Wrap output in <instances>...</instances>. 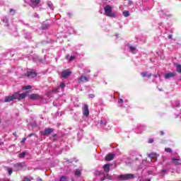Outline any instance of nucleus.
I'll return each instance as SVG.
<instances>
[{
	"mask_svg": "<svg viewBox=\"0 0 181 181\" xmlns=\"http://www.w3.org/2000/svg\"><path fill=\"white\" fill-rule=\"evenodd\" d=\"M89 80L90 77L84 75L81 76V77L78 78V83H87L89 81Z\"/></svg>",
	"mask_w": 181,
	"mask_h": 181,
	"instance_id": "obj_14",
	"label": "nucleus"
},
{
	"mask_svg": "<svg viewBox=\"0 0 181 181\" xmlns=\"http://www.w3.org/2000/svg\"><path fill=\"white\" fill-rule=\"evenodd\" d=\"M124 46H132V44L130 42H126Z\"/></svg>",
	"mask_w": 181,
	"mask_h": 181,
	"instance_id": "obj_49",
	"label": "nucleus"
},
{
	"mask_svg": "<svg viewBox=\"0 0 181 181\" xmlns=\"http://www.w3.org/2000/svg\"><path fill=\"white\" fill-rule=\"evenodd\" d=\"M54 129L52 128H45V129L43 132H40L41 135L45 136H49L52 132H54Z\"/></svg>",
	"mask_w": 181,
	"mask_h": 181,
	"instance_id": "obj_10",
	"label": "nucleus"
},
{
	"mask_svg": "<svg viewBox=\"0 0 181 181\" xmlns=\"http://www.w3.org/2000/svg\"><path fill=\"white\" fill-rule=\"evenodd\" d=\"M37 181H43V180H42V178H40V177H38Z\"/></svg>",
	"mask_w": 181,
	"mask_h": 181,
	"instance_id": "obj_57",
	"label": "nucleus"
},
{
	"mask_svg": "<svg viewBox=\"0 0 181 181\" xmlns=\"http://www.w3.org/2000/svg\"><path fill=\"white\" fill-rule=\"evenodd\" d=\"M52 26V21L50 20H47L42 23L41 29L42 30H47Z\"/></svg>",
	"mask_w": 181,
	"mask_h": 181,
	"instance_id": "obj_8",
	"label": "nucleus"
},
{
	"mask_svg": "<svg viewBox=\"0 0 181 181\" xmlns=\"http://www.w3.org/2000/svg\"><path fill=\"white\" fill-rule=\"evenodd\" d=\"M146 181H151V180H146Z\"/></svg>",
	"mask_w": 181,
	"mask_h": 181,
	"instance_id": "obj_60",
	"label": "nucleus"
},
{
	"mask_svg": "<svg viewBox=\"0 0 181 181\" xmlns=\"http://www.w3.org/2000/svg\"><path fill=\"white\" fill-rule=\"evenodd\" d=\"M112 165V164H110V163H107V164H105L103 165V170H104V172H105L106 173H108L110 170V166Z\"/></svg>",
	"mask_w": 181,
	"mask_h": 181,
	"instance_id": "obj_20",
	"label": "nucleus"
},
{
	"mask_svg": "<svg viewBox=\"0 0 181 181\" xmlns=\"http://www.w3.org/2000/svg\"><path fill=\"white\" fill-rule=\"evenodd\" d=\"M180 1H181V0H180Z\"/></svg>",
	"mask_w": 181,
	"mask_h": 181,
	"instance_id": "obj_63",
	"label": "nucleus"
},
{
	"mask_svg": "<svg viewBox=\"0 0 181 181\" xmlns=\"http://www.w3.org/2000/svg\"><path fill=\"white\" fill-rule=\"evenodd\" d=\"M105 179H108L109 180H111L112 179V177L110 175V174L107 173L106 175H105Z\"/></svg>",
	"mask_w": 181,
	"mask_h": 181,
	"instance_id": "obj_37",
	"label": "nucleus"
},
{
	"mask_svg": "<svg viewBox=\"0 0 181 181\" xmlns=\"http://www.w3.org/2000/svg\"><path fill=\"white\" fill-rule=\"evenodd\" d=\"M25 4H28L31 8L33 9H36V8H39V11H42L43 8L42 4H40V0H24Z\"/></svg>",
	"mask_w": 181,
	"mask_h": 181,
	"instance_id": "obj_4",
	"label": "nucleus"
},
{
	"mask_svg": "<svg viewBox=\"0 0 181 181\" xmlns=\"http://www.w3.org/2000/svg\"><path fill=\"white\" fill-rule=\"evenodd\" d=\"M25 155H26V153L25 152H23V153H20L18 155V158L20 159H22V158H25Z\"/></svg>",
	"mask_w": 181,
	"mask_h": 181,
	"instance_id": "obj_31",
	"label": "nucleus"
},
{
	"mask_svg": "<svg viewBox=\"0 0 181 181\" xmlns=\"http://www.w3.org/2000/svg\"><path fill=\"white\" fill-rule=\"evenodd\" d=\"M67 16H69V18H71V16H73V13L71 12H67L66 13Z\"/></svg>",
	"mask_w": 181,
	"mask_h": 181,
	"instance_id": "obj_41",
	"label": "nucleus"
},
{
	"mask_svg": "<svg viewBox=\"0 0 181 181\" xmlns=\"http://www.w3.org/2000/svg\"><path fill=\"white\" fill-rule=\"evenodd\" d=\"M176 72H169L165 75V78H173V77H175Z\"/></svg>",
	"mask_w": 181,
	"mask_h": 181,
	"instance_id": "obj_18",
	"label": "nucleus"
},
{
	"mask_svg": "<svg viewBox=\"0 0 181 181\" xmlns=\"http://www.w3.org/2000/svg\"><path fill=\"white\" fill-rule=\"evenodd\" d=\"M1 21L4 24V26L7 29V32L11 35V36H14V37H18L19 36V32L18 30V25L15 23L9 24V18L8 16H4L1 17Z\"/></svg>",
	"mask_w": 181,
	"mask_h": 181,
	"instance_id": "obj_2",
	"label": "nucleus"
},
{
	"mask_svg": "<svg viewBox=\"0 0 181 181\" xmlns=\"http://www.w3.org/2000/svg\"><path fill=\"white\" fill-rule=\"evenodd\" d=\"M54 43V40H42L41 41V45H53Z\"/></svg>",
	"mask_w": 181,
	"mask_h": 181,
	"instance_id": "obj_23",
	"label": "nucleus"
},
{
	"mask_svg": "<svg viewBox=\"0 0 181 181\" xmlns=\"http://www.w3.org/2000/svg\"><path fill=\"white\" fill-rule=\"evenodd\" d=\"M30 88H32L31 86H26L23 87V90H30Z\"/></svg>",
	"mask_w": 181,
	"mask_h": 181,
	"instance_id": "obj_38",
	"label": "nucleus"
},
{
	"mask_svg": "<svg viewBox=\"0 0 181 181\" xmlns=\"http://www.w3.org/2000/svg\"><path fill=\"white\" fill-rule=\"evenodd\" d=\"M134 177H135L134 174H124L118 177L120 180H129V179H134Z\"/></svg>",
	"mask_w": 181,
	"mask_h": 181,
	"instance_id": "obj_7",
	"label": "nucleus"
},
{
	"mask_svg": "<svg viewBox=\"0 0 181 181\" xmlns=\"http://www.w3.org/2000/svg\"><path fill=\"white\" fill-rule=\"evenodd\" d=\"M47 5L48 8H49V9H51V11L54 10V7L53 6V3H52V1H47Z\"/></svg>",
	"mask_w": 181,
	"mask_h": 181,
	"instance_id": "obj_25",
	"label": "nucleus"
},
{
	"mask_svg": "<svg viewBox=\"0 0 181 181\" xmlns=\"http://www.w3.org/2000/svg\"><path fill=\"white\" fill-rule=\"evenodd\" d=\"M66 59H69V56H66Z\"/></svg>",
	"mask_w": 181,
	"mask_h": 181,
	"instance_id": "obj_61",
	"label": "nucleus"
},
{
	"mask_svg": "<svg viewBox=\"0 0 181 181\" xmlns=\"http://www.w3.org/2000/svg\"><path fill=\"white\" fill-rule=\"evenodd\" d=\"M83 110V115L84 117H88L90 115V110H88V105L85 104L82 108Z\"/></svg>",
	"mask_w": 181,
	"mask_h": 181,
	"instance_id": "obj_12",
	"label": "nucleus"
},
{
	"mask_svg": "<svg viewBox=\"0 0 181 181\" xmlns=\"http://www.w3.org/2000/svg\"><path fill=\"white\" fill-rule=\"evenodd\" d=\"M129 49L132 52V53L135 54V52L136 51V47L130 46Z\"/></svg>",
	"mask_w": 181,
	"mask_h": 181,
	"instance_id": "obj_29",
	"label": "nucleus"
},
{
	"mask_svg": "<svg viewBox=\"0 0 181 181\" xmlns=\"http://www.w3.org/2000/svg\"><path fill=\"white\" fill-rule=\"evenodd\" d=\"M29 138H30V136H36V134L35 133H31L30 134H28Z\"/></svg>",
	"mask_w": 181,
	"mask_h": 181,
	"instance_id": "obj_44",
	"label": "nucleus"
},
{
	"mask_svg": "<svg viewBox=\"0 0 181 181\" xmlns=\"http://www.w3.org/2000/svg\"><path fill=\"white\" fill-rule=\"evenodd\" d=\"M122 13L124 18H128V16L130 15L129 11H124Z\"/></svg>",
	"mask_w": 181,
	"mask_h": 181,
	"instance_id": "obj_28",
	"label": "nucleus"
},
{
	"mask_svg": "<svg viewBox=\"0 0 181 181\" xmlns=\"http://www.w3.org/2000/svg\"><path fill=\"white\" fill-rule=\"evenodd\" d=\"M57 136V134H52V138H56Z\"/></svg>",
	"mask_w": 181,
	"mask_h": 181,
	"instance_id": "obj_55",
	"label": "nucleus"
},
{
	"mask_svg": "<svg viewBox=\"0 0 181 181\" xmlns=\"http://www.w3.org/2000/svg\"><path fill=\"white\" fill-rule=\"evenodd\" d=\"M105 13H106L107 16L109 18H115V13H112V7L110 5H106L104 7Z\"/></svg>",
	"mask_w": 181,
	"mask_h": 181,
	"instance_id": "obj_5",
	"label": "nucleus"
},
{
	"mask_svg": "<svg viewBox=\"0 0 181 181\" xmlns=\"http://www.w3.org/2000/svg\"><path fill=\"white\" fill-rule=\"evenodd\" d=\"M25 141H26V138L24 137V138H23V139H22V141L21 142V144H25Z\"/></svg>",
	"mask_w": 181,
	"mask_h": 181,
	"instance_id": "obj_50",
	"label": "nucleus"
},
{
	"mask_svg": "<svg viewBox=\"0 0 181 181\" xmlns=\"http://www.w3.org/2000/svg\"><path fill=\"white\" fill-rule=\"evenodd\" d=\"M13 100H15L13 98V95L11 96H7L4 99V103H11V101H13Z\"/></svg>",
	"mask_w": 181,
	"mask_h": 181,
	"instance_id": "obj_22",
	"label": "nucleus"
},
{
	"mask_svg": "<svg viewBox=\"0 0 181 181\" xmlns=\"http://www.w3.org/2000/svg\"><path fill=\"white\" fill-rule=\"evenodd\" d=\"M107 124H108V122H107V121L100 120L101 127H105V126H107Z\"/></svg>",
	"mask_w": 181,
	"mask_h": 181,
	"instance_id": "obj_32",
	"label": "nucleus"
},
{
	"mask_svg": "<svg viewBox=\"0 0 181 181\" xmlns=\"http://www.w3.org/2000/svg\"><path fill=\"white\" fill-rule=\"evenodd\" d=\"M105 177H102V178H100V181H104V180H105Z\"/></svg>",
	"mask_w": 181,
	"mask_h": 181,
	"instance_id": "obj_56",
	"label": "nucleus"
},
{
	"mask_svg": "<svg viewBox=\"0 0 181 181\" xmlns=\"http://www.w3.org/2000/svg\"><path fill=\"white\" fill-rule=\"evenodd\" d=\"M153 141H154L153 139H149L148 142V144H153Z\"/></svg>",
	"mask_w": 181,
	"mask_h": 181,
	"instance_id": "obj_45",
	"label": "nucleus"
},
{
	"mask_svg": "<svg viewBox=\"0 0 181 181\" xmlns=\"http://www.w3.org/2000/svg\"><path fill=\"white\" fill-rule=\"evenodd\" d=\"M172 25L165 21L158 23V29L160 31V37L164 39L165 42L168 40H173V29Z\"/></svg>",
	"mask_w": 181,
	"mask_h": 181,
	"instance_id": "obj_1",
	"label": "nucleus"
},
{
	"mask_svg": "<svg viewBox=\"0 0 181 181\" xmlns=\"http://www.w3.org/2000/svg\"><path fill=\"white\" fill-rule=\"evenodd\" d=\"M177 73H181V65L177 64Z\"/></svg>",
	"mask_w": 181,
	"mask_h": 181,
	"instance_id": "obj_34",
	"label": "nucleus"
},
{
	"mask_svg": "<svg viewBox=\"0 0 181 181\" xmlns=\"http://www.w3.org/2000/svg\"><path fill=\"white\" fill-rule=\"evenodd\" d=\"M23 37L28 40V42H32V34L30 33L25 32V30H23Z\"/></svg>",
	"mask_w": 181,
	"mask_h": 181,
	"instance_id": "obj_13",
	"label": "nucleus"
},
{
	"mask_svg": "<svg viewBox=\"0 0 181 181\" xmlns=\"http://www.w3.org/2000/svg\"><path fill=\"white\" fill-rule=\"evenodd\" d=\"M161 173L162 175H165V173H166V169L162 170Z\"/></svg>",
	"mask_w": 181,
	"mask_h": 181,
	"instance_id": "obj_53",
	"label": "nucleus"
},
{
	"mask_svg": "<svg viewBox=\"0 0 181 181\" xmlns=\"http://www.w3.org/2000/svg\"><path fill=\"white\" fill-rule=\"evenodd\" d=\"M165 151L167 152L168 153H172V148H165Z\"/></svg>",
	"mask_w": 181,
	"mask_h": 181,
	"instance_id": "obj_35",
	"label": "nucleus"
},
{
	"mask_svg": "<svg viewBox=\"0 0 181 181\" xmlns=\"http://www.w3.org/2000/svg\"><path fill=\"white\" fill-rule=\"evenodd\" d=\"M114 158H115V155H114L112 153H110L106 156L105 160L107 162H110V161L112 160V159H114Z\"/></svg>",
	"mask_w": 181,
	"mask_h": 181,
	"instance_id": "obj_19",
	"label": "nucleus"
},
{
	"mask_svg": "<svg viewBox=\"0 0 181 181\" xmlns=\"http://www.w3.org/2000/svg\"><path fill=\"white\" fill-rule=\"evenodd\" d=\"M159 16L160 18H170L172 14L169 13V11H166L165 10H161L158 12Z\"/></svg>",
	"mask_w": 181,
	"mask_h": 181,
	"instance_id": "obj_9",
	"label": "nucleus"
},
{
	"mask_svg": "<svg viewBox=\"0 0 181 181\" xmlns=\"http://www.w3.org/2000/svg\"><path fill=\"white\" fill-rule=\"evenodd\" d=\"M141 76L142 77H148V78H151V77L152 76V74L148 75V72L145 71V72H141Z\"/></svg>",
	"mask_w": 181,
	"mask_h": 181,
	"instance_id": "obj_27",
	"label": "nucleus"
},
{
	"mask_svg": "<svg viewBox=\"0 0 181 181\" xmlns=\"http://www.w3.org/2000/svg\"><path fill=\"white\" fill-rule=\"evenodd\" d=\"M94 97H95V94H93V93L89 94V98H94Z\"/></svg>",
	"mask_w": 181,
	"mask_h": 181,
	"instance_id": "obj_46",
	"label": "nucleus"
},
{
	"mask_svg": "<svg viewBox=\"0 0 181 181\" xmlns=\"http://www.w3.org/2000/svg\"><path fill=\"white\" fill-rule=\"evenodd\" d=\"M171 160L175 165H181L180 159L172 158Z\"/></svg>",
	"mask_w": 181,
	"mask_h": 181,
	"instance_id": "obj_24",
	"label": "nucleus"
},
{
	"mask_svg": "<svg viewBox=\"0 0 181 181\" xmlns=\"http://www.w3.org/2000/svg\"><path fill=\"white\" fill-rule=\"evenodd\" d=\"M67 180L68 179H67V177L66 176H62L59 180V181H67Z\"/></svg>",
	"mask_w": 181,
	"mask_h": 181,
	"instance_id": "obj_36",
	"label": "nucleus"
},
{
	"mask_svg": "<svg viewBox=\"0 0 181 181\" xmlns=\"http://www.w3.org/2000/svg\"><path fill=\"white\" fill-rule=\"evenodd\" d=\"M59 88L52 90V93H59Z\"/></svg>",
	"mask_w": 181,
	"mask_h": 181,
	"instance_id": "obj_51",
	"label": "nucleus"
},
{
	"mask_svg": "<svg viewBox=\"0 0 181 181\" xmlns=\"http://www.w3.org/2000/svg\"><path fill=\"white\" fill-rule=\"evenodd\" d=\"M95 175H96V176H98V175H101V172H100V171H96V172H95Z\"/></svg>",
	"mask_w": 181,
	"mask_h": 181,
	"instance_id": "obj_54",
	"label": "nucleus"
},
{
	"mask_svg": "<svg viewBox=\"0 0 181 181\" xmlns=\"http://www.w3.org/2000/svg\"><path fill=\"white\" fill-rule=\"evenodd\" d=\"M150 159H155L156 158V153H151L148 155Z\"/></svg>",
	"mask_w": 181,
	"mask_h": 181,
	"instance_id": "obj_30",
	"label": "nucleus"
},
{
	"mask_svg": "<svg viewBox=\"0 0 181 181\" xmlns=\"http://www.w3.org/2000/svg\"><path fill=\"white\" fill-rule=\"evenodd\" d=\"M9 176L12 175V172H13V169L12 168H8L7 169Z\"/></svg>",
	"mask_w": 181,
	"mask_h": 181,
	"instance_id": "obj_39",
	"label": "nucleus"
},
{
	"mask_svg": "<svg viewBox=\"0 0 181 181\" xmlns=\"http://www.w3.org/2000/svg\"><path fill=\"white\" fill-rule=\"evenodd\" d=\"M25 76L29 78H35L37 76V72L34 71H28L25 74Z\"/></svg>",
	"mask_w": 181,
	"mask_h": 181,
	"instance_id": "obj_11",
	"label": "nucleus"
},
{
	"mask_svg": "<svg viewBox=\"0 0 181 181\" xmlns=\"http://www.w3.org/2000/svg\"><path fill=\"white\" fill-rule=\"evenodd\" d=\"M70 74H71V71H70L69 69H65L62 72V77H63V78H67Z\"/></svg>",
	"mask_w": 181,
	"mask_h": 181,
	"instance_id": "obj_15",
	"label": "nucleus"
},
{
	"mask_svg": "<svg viewBox=\"0 0 181 181\" xmlns=\"http://www.w3.org/2000/svg\"><path fill=\"white\" fill-rule=\"evenodd\" d=\"M9 13H10V15H15V13H16V11L13 8H11L10 11H9Z\"/></svg>",
	"mask_w": 181,
	"mask_h": 181,
	"instance_id": "obj_33",
	"label": "nucleus"
},
{
	"mask_svg": "<svg viewBox=\"0 0 181 181\" xmlns=\"http://www.w3.org/2000/svg\"><path fill=\"white\" fill-rule=\"evenodd\" d=\"M13 136H16V138H18V133L16 132H14L13 133Z\"/></svg>",
	"mask_w": 181,
	"mask_h": 181,
	"instance_id": "obj_48",
	"label": "nucleus"
},
{
	"mask_svg": "<svg viewBox=\"0 0 181 181\" xmlns=\"http://www.w3.org/2000/svg\"><path fill=\"white\" fill-rule=\"evenodd\" d=\"M29 97H30V99H31L32 100H40L41 98L40 95L37 93H33L30 95Z\"/></svg>",
	"mask_w": 181,
	"mask_h": 181,
	"instance_id": "obj_17",
	"label": "nucleus"
},
{
	"mask_svg": "<svg viewBox=\"0 0 181 181\" xmlns=\"http://www.w3.org/2000/svg\"><path fill=\"white\" fill-rule=\"evenodd\" d=\"M75 176L76 177H80V176H81V170H80V169H76V170H75Z\"/></svg>",
	"mask_w": 181,
	"mask_h": 181,
	"instance_id": "obj_26",
	"label": "nucleus"
},
{
	"mask_svg": "<svg viewBox=\"0 0 181 181\" xmlns=\"http://www.w3.org/2000/svg\"><path fill=\"white\" fill-rule=\"evenodd\" d=\"M0 145H4V142H0Z\"/></svg>",
	"mask_w": 181,
	"mask_h": 181,
	"instance_id": "obj_58",
	"label": "nucleus"
},
{
	"mask_svg": "<svg viewBox=\"0 0 181 181\" xmlns=\"http://www.w3.org/2000/svg\"><path fill=\"white\" fill-rule=\"evenodd\" d=\"M118 103H119V104H122V103H124V100L123 99H119Z\"/></svg>",
	"mask_w": 181,
	"mask_h": 181,
	"instance_id": "obj_47",
	"label": "nucleus"
},
{
	"mask_svg": "<svg viewBox=\"0 0 181 181\" xmlns=\"http://www.w3.org/2000/svg\"><path fill=\"white\" fill-rule=\"evenodd\" d=\"M19 23H21V25H23V26H26L27 28H30V29H32L33 30H36L33 26H30V25L28 23H25L23 20H18Z\"/></svg>",
	"mask_w": 181,
	"mask_h": 181,
	"instance_id": "obj_16",
	"label": "nucleus"
},
{
	"mask_svg": "<svg viewBox=\"0 0 181 181\" xmlns=\"http://www.w3.org/2000/svg\"><path fill=\"white\" fill-rule=\"evenodd\" d=\"M74 33V30L73 27L67 26L65 27V29L63 31H61L60 37H58L56 42L57 43H63V37L66 38L69 35H71Z\"/></svg>",
	"mask_w": 181,
	"mask_h": 181,
	"instance_id": "obj_3",
	"label": "nucleus"
},
{
	"mask_svg": "<svg viewBox=\"0 0 181 181\" xmlns=\"http://www.w3.org/2000/svg\"><path fill=\"white\" fill-rule=\"evenodd\" d=\"M33 17L37 18V19H39L40 18V16H39V14H37V13H34Z\"/></svg>",
	"mask_w": 181,
	"mask_h": 181,
	"instance_id": "obj_42",
	"label": "nucleus"
},
{
	"mask_svg": "<svg viewBox=\"0 0 181 181\" xmlns=\"http://www.w3.org/2000/svg\"><path fill=\"white\" fill-rule=\"evenodd\" d=\"M75 59H76V56H71L69 58V62H73V60H75Z\"/></svg>",
	"mask_w": 181,
	"mask_h": 181,
	"instance_id": "obj_43",
	"label": "nucleus"
},
{
	"mask_svg": "<svg viewBox=\"0 0 181 181\" xmlns=\"http://www.w3.org/2000/svg\"><path fill=\"white\" fill-rule=\"evenodd\" d=\"M160 135L161 136H163V135H165V132H164L163 131H160Z\"/></svg>",
	"mask_w": 181,
	"mask_h": 181,
	"instance_id": "obj_52",
	"label": "nucleus"
},
{
	"mask_svg": "<svg viewBox=\"0 0 181 181\" xmlns=\"http://www.w3.org/2000/svg\"><path fill=\"white\" fill-rule=\"evenodd\" d=\"M115 36H116V37H118V34H116Z\"/></svg>",
	"mask_w": 181,
	"mask_h": 181,
	"instance_id": "obj_59",
	"label": "nucleus"
},
{
	"mask_svg": "<svg viewBox=\"0 0 181 181\" xmlns=\"http://www.w3.org/2000/svg\"><path fill=\"white\" fill-rule=\"evenodd\" d=\"M28 93L25 92L23 93H19L18 92L15 93L14 94H13V97L14 98V100H18V101H21V100H23L25 98H26V97L28 96Z\"/></svg>",
	"mask_w": 181,
	"mask_h": 181,
	"instance_id": "obj_6",
	"label": "nucleus"
},
{
	"mask_svg": "<svg viewBox=\"0 0 181 181\" xmlns=\"http://www.w3.org/2000/svg\"><path fill=\"white\" fill-rule=\"evenodd\" d=\"M64 87H66V83H64V82H62L59 84L60 88H64Z\"/></svg>",
	"mask_w": 181,
	"mask_h": 181,
	"instance_id": "obj_40",
	"label": "nucleus"
},
{
	"mask_svg": "<svg viewBox=\"0 0 181 181\" xmlns=\"http://www.w3.org/2000/svg\"><path fill=\"white\" fill-rule=\"evenodd\" d=\"M14 168L16 169V170H21V169H22L23 168V163H18L16 164H14Z\"/></svg>",
	"mask_w": 181,
	"mask_h": 181,
	"instance_id": "obj_21",
	"label": "nucleus"
},
{
	"mask_svg": "<svg viewBox=\"0 0 181 181\" xmlns=\"http://www.w3.org/2000/svg\"><path fill=\"white\" fill-rule=\"evenodd\" d=\"M54 141H56V139H54Z\"/></svg>",
	"mask_w": 181,
	"mask_h": 181,
	"instance_id": "obj_62",
	"label": "nucleus"
}]
</instances>
